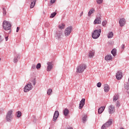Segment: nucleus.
Wrapping results in <instances>:
<instances>
[{
  "instance_id": "obj_1",
  "label": "nucleus",
  "mask_w": 129,
  "mask_h": 129,
  "mask_svg": "<svg viewBox=\"0 0 129 129\" xmlns=\"http://www.w3.org/2000/svg\"><path fill=\"white\" fill-rule=\"evenodd\" d=\"M3 29L5 30V31H9V30H11L12 28V25H11V23L10 22L5 20L3 22Z\"/></svg>"
},
{
  "instance_id": "obj_2",
  "label": "nucleus",
  "mask_w": 129,
  "mask_h": 129,
  "mask_svg": "<svg viewBox=\"0 0 129 129\" xmlns=\"http://www.w3.org/2000/svg\"><path fill=\"white\" fill-rule=\"evenodd\" d=\"M85 69H86V64L81 63L78 66L77 68V73H82Z\"/></svg>"
},
{
  "instance_id": "obj_3",
  "label": "nucleus",
  "mask_w": 129,
  "mask_h": 129,
  "mask_svg": "<svg viewBox=\"0 0 129 129\" xmlns=\"http://www.w3.org/2000/svg\"><path fill=\"white\" fill-rule=\"evenodd\" d=\"M100 33H101V29L95 30L92 34L93 39H97L100 36Z\"/></svg>"
},
{
  "instance_id": "obj_4",
  "label": "nucleus",
  "mask_w": 129,
  "mask_h": 129,
  "mask_svg": "<svg viewBox=\"0 0 129 129\" xmlns=\"http://www.w3.org/2000/svg\"><path fill=\"white\" fill-rule=\"evenodd\" d=\"M12 114H13V110H10L8 112L6 116V119L7 121H11V120H12V119L13 118Z\"/></svg>"
},
{
  "instance_id": "obj_5",
  "label": "nucleus",
  "mask_w": 129,
  "mask_h": 129,
  "mask_svg": "<svg viewBox=\"0 0 129 129\" xmlns=\"http://www.w3.org/2000/svg\"><path fill=\"white\" fill-rule=\"evenodd\" d=\"M32 89H33V85H32V83H29L24 87V92H28L30 90H32Z\"/></svg>"
},
{
  "instance_id": "obj_6",
  "label": "nucleus",
  "mask_w": 129,
  "mask_h": 129,
  "mask_svg": "<svg viewBox=\"0 0 129 129\" xmlns=\"http://www.w3.org/2000/svg\"><path fill=\"white\" fill-rule=\"evenodd\" d=\"M71 32H72V27H69L67 28L64 30V34L66 37L70 35Z\"/></svg>"
},
{
  "instance_id": "obj_7",
  "label": "nucleus",
  "mask_w": 129,
  "mask_h": 129,
  "mask_svg": "<svg viewBox=\"0 0 129 129\" xmlns=\"http://www.w3.org/2000/svg\"><path fill=\"white\" fill-rule=\"evenodd\" d=\"M111 123H112V121H111V120H109V121L102 126L101 128L106 129V128L108 127V126H110L111 125Z\"/></svg>"
},
{
  "instance_id": "obj_8",
  "label": "nucleus",
  "mask_w": 129,
  "mask_h": 129,
  "mask_svg": "<svg viewBox=\"0 0 129 129\" xmlns=\"http://www.w3.org/2000/svg\"><path fill=\"white\" fill-rule=\"evenodd\" d=\"M115 111V109L114 108V106L113 105H110L108 107V112L110 114H112V113H114Z\"/></svg>"
},
{
  "instance_id": "obj_9",
  "label": "nucleus",
  "mask_w": 129,
  "mask_h": 129,
  "mask_svg": "<svg viewBox=\"0 0 129 129\" xmlns=\"http://www.w3.org/2000/svg\"><path fill=\"white\" fill-rule=\"evenodd\" d=\"M47 69H46V71L49 72H50L51 70H52V69H53V64L52 63V62L49 61L47 63Z\"/></svg>"
},
{
  "instance_id": "obj_10",
  "label": "nucleus",
  "mask_w": 129,
  "mask_h": 129,
  "mask_svg": "<svg viewBox=\"0 0 129 129\" xmlns=\"http://www.w3.org/2000/svg\"><path fill=\"white\" fill-rule=\"evenodd\" d=\"M125 19L124 18H121L119 20V24L120 25V27H123L124 25H125Z\"/></svg>"
},
{
  "instance_id": "obj_11",
  "label": "nucleus",
  "mask_w": 129,
  "mask_h": 129,
  "mask_svg": "<svg viewBox=\"0 0 129 129\" xmlns=\"http://www.w3.org/2000/svg\"><path fill=\"white\" fill-rule=\"evenodd\" d=\"M85 104V99L83 98L82 100L80 102V105L79 107V109H81L84 105Z\"/></svg>"
},
{
  "instance_id": "obj_12",
  "label": "nucleus",
  "mask_w": 129,
  "mask_h": 129,
  "mask_svg": "<svg viewBox=\"0 0 129 129\" xmlns=\"http://www.w3.org/2000/svg\"><path fill=\"white\" fill-rule=\"evenodd\" d=\"M116 78L118 80L121 79V78H122V72L121 71H118L116 74Z\"/></svg>"
},
{
  "instance_id": "obj_13",
  "label": "nucleus",
  "mask_w": 129,
  "mask_h": 129,
  "mask_svg": "<svg viewBox=\"0 0 129 129\" xmlns=\"http://www.w3.org/2000/svg\"><path fill=\"white\" fill-rule=\"evenodd\" d=\"M59 116V111H55L53 115V121H55L57 120V118H58Z\"/></svg>"
},
{
  "instance_id": "obj_14",
  "label": "nucleus",
  "mask_w": 129,
  "mask_h": 129,
  "mask_svg": "<svg viewBox=\"0 0 129 129\" xmlns=\"http://www.w3.org/2000/svg\"><path fill=\"white\" fill-rule=\"evenodd\" d=\"M96 24H101V20L100 17H98L94 21V24L96 25Z\"/></svg>"
},
{
  "instance_id": "obj_15",
  "label": "nucleus",
  "mask_w": 129,
  "mask_h": 129,
  "mask_svg": "<svg viewBox=\"0 0 129 129\" xmlns=\"http://www.w3.org/2000/svg\"><path fill=\"white\" fill-rule=\"evenodd\" d=\"M105 59L106 61H111L112 60V56L110 54L107 55L105 57Z\"/></svg>"
},
{
  "instance_id": "obj_16",
  "label": "nucleus",
  "mask_w": 129,
  "mask_h": 129,
  "mask_svg": "<svg viewBox=\"0 0 129 129\" xmlns=\"http://www.w3.org/2000/svg\"><path fill=\"white\" fill-rule=\"evenodd\" d=\"M104 109H105V107H101L100 108H99L98 110V114H101V113H102V112H103V111H104Z\"/></svg>"
},
{
  "instance_id": "obj_17",
  "label": "nucleus",
  "mask_w": 129,
  "mask_h": 129,
  "mask_svg": "<svg viewBox=\"0 0 129 129\" xmlns=\"http://www.w3.org/2000/svg\"><path fill=\"white\" fill-rule=\"evenodd\" d=\"M104 88L105 92H108V91H109V86H108V85H104Z\"/></svg>"
},
{
  "instance_id": "obj_18",
  "label": "nucleus",
  "mask_w": 129,
  "mask_h": 129,
  "mask_svg": "<svg viewBox=\"0 0 129 129\" xmlns=\"http://www.w3.org/2000/svg\"><path fill=\"white\" fill-rule=\"evenodd\" d=\"M93 56H94V51H90L89 53V57H90V58H92Z\"/></svg>"
},
{
  "instance_id": "obj_19",
  "label": "nucleus",
  "mask_w": 129,
  "mask_h": 129,
  "mask_svg": "<svg viewBox=\"0 0 129 129\" xmlns=\"http://www.w3.org/2000/svg\"><path fill=\"white\" fill-rule=\"evenodd\" d=\"M94 13V9L92 8L91 9L88 13V16L90 17V16H91L92 14H93Z\"/></svg>"
},
{
  "instance_id": "obj_20",
  "label": "nucleus",
  "mask_w": 129,
  "mask_h": 129,
  "mask_svg": "<svg viewBox=\"0 0 129 129\" xmlns=\"http://www.w3.org/2000/svg\"><path fill=\"white\" fill-rule=\"evenodd\" d=\"M111 54H112L113 56L114 57L116 55V49L114 48L111 51Z\"/></svg>"
},
{
  "instance_id": "obj_21",
  "label": "nucleus",
  "mask_w": 129,
  "mask_h": 129,
  "mask_svg": "<svg viewBox=\"0 0 129 129\" xmlns=\"http://www.w3.org/2000/svg\"><path fill=\"white\" fill-rule=\"evenodd\" d=\"M59 29L62 30L65 28V24L62 23L58 26Z\"/></svg>"
},
{
  "instance_id": "obj_22",
  "label": "nucleus",
  "mask_w": 129,
  "mask_h": 129,
  "mask_svg": "<svg viewBox=\"0 0 129 129\" xmlns=\"http://www.w3.org/2000/svg\"><path fill=\"white\" fill-rule=\"evenodd\" d=\"M112 37H113V33H112V32H109L108 34V39H111Z\"/></svg>"
},
{
  "instance_id": "obj_23",
  "label": "nucleus",
  "mask_w": 129,
  "mask_h": 129,
  "mask_svg": "<svg viewBox=\"0 0 129 129\" xmlns=\"http://www.w3.org/2000/svg\"><path fill=\"white\" fill-rule=\"evenodd\" d=\"M82 120L83 122H85L87 120V115H84L82 117Z\"/></svg>"
},
{
  "instance_id": "obj_24",
  "label": "nucleus",
  "mask_w": 129,
  "mask_h": 129,
  "mask_svg": "<svg viewBox=\"0 0 129 129\" xmlns=\"http://www.w3.org/2000/svg\"><path fill=\"white\" fill-rule=\"evenodd\" d=\"M63 113L65 116L68 115L69 113V110L68 109H65L63 111Z\"/></svg>"
},
{
  "instance_id": "obj_25",
  "label": "nucleus",
  "mask_w": 129,
  "mask_h": 129,
  "mask_svg": "<svg viewBox=\"0 0 129 129\" xmlns=\"http://www.w3.org/2000/svg\"><path fill=\"white\" fill-rule=\"evenodd\" d=\"M118 99V95H115L113 97V101H116Z\"/></svg>"
},
{
  "instance_id": "obj_26",
  "label": "nucleus",
  "mask_w": 129,
  "mask_h": 129,
  "mask_svg": "<svg viewBox=\"0 0 129 129\" xmlns=\"http://www.w3.org/2000/svg\"><path fill=\"white\" fill-rule=\"evenodd\" d=\"M31 4L30 5V9H33V8H34V7H35V5H36V2H31Z\"/></svg>"
},
{
  "instance_id": "obj_27",
  "label": "nucleus",
  "mask_w": 129,
  "mask_h": 129,
  "mask_svg": "<svg viewBox=\"0 0 129 129\" xmlns=\"http://www.w3.org/2000/svg\"><path fill=\"white\" fill-rule=\"evenodd\" d=\"M52 92H53V90H52L51 89H49L47 92V95H51V93H52Z\"/></svg>"
},
{
  "instance_id": "obj_28",
  "label": "nucleus",
  "mask_w": 129,
  "mask_h": 129,
  "mask_svg": "<svg viewBox=\"0 0 129 129\" xmlns=\"http://www.w3.org/2000/svg\"><path fill=\"white\" fill-rule=\"evenodd\" d=\"M17 117H21V115H22V112L20 111H18L17 112Z\"/></svg>"
},
{
  "instance_id": "obj_29",
  "label": "nucleus",
  "mask_w": 129,
  "mask_h": 129,
  "mask_svg": "<svg viewBox=\"0 0 129 129\" xmlns=\"http://www.w3.org/2000/svg\"><path fill=\"white\" fill-rule=\"evenodd\" d=\"M56 15H57V13L56 12H54L50 15V18H54V17L56 16Z\"/></svg>"
},
{
  "instance_id": "obj_30",
  "label": "nucleus",
  "mask_w": 129,
  "mask_h": 129,
  "mask_svg": "<svg viewBox=\"0 0 129 129\" xmlns=\"http://www.w3.org/2000/svg\"><path fill=\"white\" fill-rule=\"evenodd\" d=\"M31 82L33 83V85H36V79H32Z\"/></svg>"
},
{
  "instance_id": "obj_31",
  "label": "nucleus",
  "mask_w": 129,
  "mask_h": 129,
  "mask_svg": "<svg viewBox=\"0 0 129 129\" xmlns=\"http://www.w3.org/2000/svg\"><path fill=\"white\" fill-rule=\"evenodd\" d=\"M3 16H6L7 15V11H6V8H4L3 9Z\"/></svg>"
},
{
  "instance_id": "obj_32",
  "label": "nucleus",
  "mask_w": 129,
  "mask_h": 129,
  "mask_svg": "<svg viewBox=\"0 0 129 129\" xmlns=\"http://www.w3.org/2000/svg\"><path fill=\"white\" fill-rule=\"evenodd\" d=\"M102 26H103V27H105V25H106L107 24V21H104L103 22H102Z\"/></svg>"
},
{
  "instance_id": "obj_33",
  "label": "nucleus",
  "mask_w": 129,
  "mask_h": 129,
  "mask_svg": "<svg viewBox=\"0 0 129 129\" xmlns=\"http://www.w3.org/2000/svg\"><path fill=\"white\" fill-rule=\"evenodd\" d=\"M40 68H41V63H39L36 65V69H40Z\"/></svg>"
},
{
  "instance_id": "obj_34",
  "label": "nucleus",
  "mask_w": 129,
  "mask_h": 129,
  "mask_svg": "<svg viewBox=\"0 0 129 129\" xmlns=\"http://www.w3.org/2000/svg\"><path fill=\"white\" fill-rule=\"evenodd\" d=\"M102 2H103V0H97V3L99 5H100V4H102Z\"/></svg>"
},
{
  "instance_id": "obj_35",
  "label": "nucleus",
  "mask_w": 129,
  "mask_h": 129,
  "mask_svg": "<svg viewBox=\"0 0 129 129\" xmlns=\"http://www.w3.org/2000/svg\"><path fill=\"white\" fill-rule=\"evenodd\" d=\"M124 88H125V89H129V86L127 84H125V86H124Z\"/></svg>"
},
{
  "instance_id": "obj_36",
  "label": "nucleus",
  "mask_w": 129,
  "mask_h": 129,
  "mask_svg": "<svg viewBox=\"0 0 129 129\" xmlns=\"http://www.w3.org/2000/svg\"><path fill=\"white\" fill-rule=\"evenodd\" d=\"M97 87H101V83L99 82L97 84Z\"/></svg>"
},
{
  "instance_id": "obj_37",
  "label": "nucleus",
  "mask_w": 129,
  "mask_h": 129,
  "mask_svg": "<svg viewBox=\"0 0 129 129\" xmlns=\"http://www.w3.org/2000/svg\"><path fill=\"white\" fill-rule=\"evenodd\" d=\"M17 62H18V58H15L14 59V63H17Z\"/></svg>"
},
{
  "instance_id": "obj_38",
  "label": "nucleus",
  "mask_w": 129,
  "mask_h": 129,
  "mask_svg": "<svg viewBox=\"0 0 129 129\" xmlns=\"http://www.w3.org/2000/svg\"><path fill=\"white\" fill-rule=\"evenodd\" d=\"M55 2H56V0H51L50 1L51 4H54V3H55Z\"/></svg>"
},
{
  "instance_id": "obj_39",
  "label": "nucleus",
  "mask_w": 129,
  "mask_h": 129,
  "mask_svg": "<svg viewBox=\"0 0 129 129\" xmlns=\"http://www.w3.org/2000/svg\"><path fill=\"white\" fill-rule=\"evenodd\" d=\"M19 31H20V27H17V30H16L17 33H18L19 32Z\"/></svg>"
},
{
  "instance_id": "obj_40",
  "label": "nucleus",
  "mask_w": 129,
  "mask_h": 129,
  "mask_svg": "<svg viewBox=\"0 0 129 129\" xmlns=\"http://www.w3.org/2000/svg\"><path fill=\"white\" fill-rule=\"evenodd\" d=\"M36 69V65L35 64H33L32 66V69Z\"/></svg>"
},
{
  "instance_id": "obj_41",
  "label": "nucleus",
  "mask_w": 129,
  "mask_h": 129,
  "mask_svg": "<svg viewBox=\"0 0 129 129\" xmlns=\"http://www.w3.org/2000/svg\"><path fill=\"white\" fill-rule=\"evenodd\" d=\"M116 106H117L118 107H119V103L118 102H117L116 103Z\"/></svg>"
},
{
  "instance_id": "obj_42",
  "label": "nucleus",
  "mask_w": 129,
  "mask_h": 129,
  "mask_svg": "<svg viewBox=\"0 0 129 129\" xmlns=\"http://www.w3.org/2000/svg\"><path fill=\"white\" fill-rule=\"evenodd\" d=\"M121 47L122 49H124V44H122Z\"/></svg>"
},
{
  "instance_id": "obj_43",
  "label": "nucleus",
  "mask_w": 129,
  "mask_h": 129,
  "mask_svg": "<svg viewBox=\"0 0 129 129\" xmlns=\"http://www.w3.org/2000/svg\"><path fill=\"white\" fill-rule=\"evenodd\" d=\"M3 42V39L2 38V36L0 35V43Z\"/></svg>"
},
{
  "instance_id": "obj_44",
  "label": "nucleus",
  "mask_w": 129,
  "mask_h": 129,
  "mask_svg": "<svg viewBox=\"0 0 129 129\" xmlns=\"http://www.w3.org/2000/svg\"><path fill=\"white\" fill-rule=\"evenodd\" d=\"M5 39H6V41H8L9 40V36L6 37Z\"/></svg>"
},
{
  "instance_id": "obj_45",
  "label": "nucleus",
  "mask_w": 129,
  "mask_h": 129,
  "mask_svg": "<svg viewBox=\"0 0 129 129\" xmlns=\"http://www.w3.org/2000/svg\"><path fill=\"white\" fill-rule=\"evenodd\" d=\"M36 1L37 0H30V2H33L34 3H36Z\"/></svg>"
},
{
  "instance_id": "obj_46",
  "label": "nucleus",
  "mask_w": 129,
  "mask_h": 129,
  "mask_svg": "<svg viewBox=\"0 0 129 129\" xmlns=\"http://www.w3.org/2000/svg\"><path fill=\"white\" fill-rule=\"evenodd\" d=\"M45 27H48V26H49V23H45Z\"/></svg>"
},
{
  "instance_id": "obj_47",
  "label": "nucleus",
  "mask_w": 129,
  "mask_h": 129,
  "mask_svg": "<svg viewBox=\"0 0 129 129\" xmlns=\"http://www.w3.org/2000/svg\"><path fill=\"white\" fill-rule=\"evenodd\" d=\"M82 15H83V12H81L80 17H81V16H82Z\"/></svg>"
},
{
  "instance_id": "obj_48",
  "label": "nucleus",
  "mask_w": 129,
  "mask_h": 129,
  "mask_svg": "<svg viewBox=\"0 0 129 129\" xmlns=\"http://www.w3.org/2000/svg\"><path fill=\"white\" fill-rule=\"evenodd\" d=\"M1 60H2V58H0V61H1Z\"/></svg>"
},
{
  "instance_id": "obj_49",
  "label": "nucleus",
  "mask_w": 129,
  "mask_h": 129,
  "mask_svg": "<svg viewBox=\"0 0 129 129\" xmlns=\"http://www.w3.org/2000/svg\"><path fill=\"white\" fill-rule=\"evenodd\" d=\"M45 1H47V0H45Z\"/></svg>"
}]
</instances>
